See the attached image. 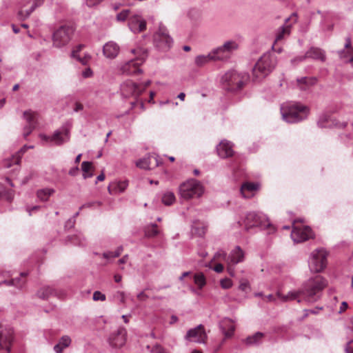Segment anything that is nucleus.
<instances>
[{"mask_svg":"<svg viewBox=\"0 0 353 353\" xmlns=\"http://www.w3.org/2000/svg\"><path fill=\"white\" fill-rule=\"evenodd\" d=\"M327 285V281L321 276L317 275L309 279L301 288L303 300L309 303L316 302Z\"/></svg>","mask_w":353,"mask_h":353,"instance_id":"1","label":"nucleus"},{"mask_svg":"<svg viewBox=\"0 0 353 353\" xmlns=\"http://www.w3.org/2000/svg\"><path fill=\"white\" fill-rule=\"evenodd\" d=\"M281 113L283 121L293 123L306 119L310 113V108L300 103H288L281 105Z\"/></svg>","mask_w":353,"mask_h":353,"instance_id":"2","label":"nucleus"},{"mask_svg":"<svg viewBox=\"0 0 353 353\" xmlns=\"http://www.w3.org/2000/svg\"><path fill=\"white\" fill-rule=\"evenodd\" d=\"M130 59L121 65V71L125 74L132 75L141 73L140 66L148 57V51L143 48L137 47L130 51Z\"/></svg>","mask_w":353,"mask_h":353,"instance_id":"3","label":"nucleus"},{"mask_svg":"<svg viewBox=\"0 0 353 353\" xmlns=\"http://www.w3.org/2000/svg\"><path fill=\"white\" fill-rule=\"evenodd\" d=\"M276 57L271 54H264L256 63L252 70L254 81H260L267 77L274 68Z\"/></svg>","mask_w":353,"mask_h":353,"instance_id":"4","label":"nucleus"},{"mask_svg":"<svg viewBox=\"0 0 353 353\" xmlns=\"http://www.w3.org/2000/svg\"><path fill=\"white\" fill-rule=\"evenodd\" d=\"M204 192L203 185L196 179H190L179 186V194L183 199L199 198Z\"/></svg>","mask_w":353,"mask_h":353,"instance_id":"5","label":"nucleus"},{"mask_svg":"<svg viewBox=\"0 0 353 353\" xmlns=\"http://www.w3.org/2000/svg\"><path fill=\"white\" fill-rule=\"evenodd\" d=\"M327 252L323 248L313 250L308 260L310 271L314 273L322 272L327 265Z\"/></svg>","mask_w":353,"mask_h":353,"instance_id":"6","label":"nucleus"},{"mask_svg":"<svg viewBox=\"0 0 353 353\" xmlns=\"http://www.w3.org/2000/svg\"><path fill=\"white\" fill-rule=\"evenodd\" d=\"M153 41L155 47L159 50L167 51L171 48L172 39L170 37L165 26L159 25L153 36Z\"/></svg>","mask_w":353,"mask_h":353,"instance_id":"7","label":"nucleus"},{"mask_svg":"<svg viewBox=\"0 0 353 353\" xmlns=\"http://www.w3.org/2000/svg\"><path fill=\"white\" fill-rule=\"evenodd\" d=\"M311 228L302 224V222H293L291 237L296 243H301L314 238Z\"/></svg>","mask_w":353,"mask_h":353,"instance_id":"8","label":"nucleus"},{"mask_svg":"<svg viewBox=\"0 0 353 353\" xmlns=\"http://www.w3.org/2000/svg\"><path fill=\"white\" fill-rule=\"evenodd\" d=\"M72 26H63L57 29L53 34V45L57 48H61L69 43L74 34Z\"/></svg>","mask_w":353,"mask_h":353,"instance_id":"9","label":"nucleus"},{"mask_svg":"<svg viewBox=\"0 0 353 353\" xmlns=\"http://www.w3.org/2000/svg\"><path fill=\"white\" fill-rule=\"evenodd\" d=\"M45 2L46 0H18L19 14L22 17L28 18L42 7Z\"/></svg>","mask_w":353,"mask_h":353,"instance_id":"10","label":"nucleus"},{"mask_svg":"<svg viewBox=\"0 0 353 353\" xmlns=\"http://www.w3.org/2000/svg\"><path fill=\"white\" fill-rule=\"evenodd\" d=\"M239 48L238 43L234 40H228L222 46L212 50L216 60H226L229 59L233 52Z\"/></svg>","mask_w":353,"mask_h":353,"instance_id":"11","label":"nucleus"},{"mask_svg":"<svg viewBox=\"0 0 353 353\" xmlns=\"http://www.w3.org/2000/svg\"><path fill=\"white\" fill-rule=\"evenodd\" d=\"M70 130L71 125L66 123L54 130L52 134V144L60 146L68 143L70 139Z\"/></svg>","mask_w":353,"mask_h":353,"instance_id":"12","label":"nucleus"},{"mask_svg":"<svg viewBox=\"0 0 353 353\" xmlns=\"http://www.w3.org/2000/svg\"><path fill=\"white\" fill-rule=\"evenodd\" d=\"M297 21V15L296 13H293L290 17L285 20V23L278 28L275 34V41L273 48L276 43L281 42L282 40L287 38L290 32L292 24L295 23Z\"/></svg>","mask_w":353,"mask_h":353,"instance_id":"13","label":"nucleus"},{"mask_svg":"<svg viewBox=\"0 0 353 353\" xmlns=\"http://www.w3.org/2000/svg\"><path fill=\"white\" fill-rule=\"evenodd\" d=\"M221 83L228 86L229 90L240 89L243 84V81L239 73L236 71H229L221 77Z\"/></svg>","mask_w":353,"mask_h":353,"instance_id":"14","label":"nucleus"},{"mask_svg":"<svg viewBox=\"0 0 353 353\" xmlns=\"http://www.w3.org/2000/svg\"><path fill=\"white\" fill-rule=\"evenodd\" d=\"M310 59L324 61L325 60V52L318 48H311L304 55L298 56L292 59L291 63L292 65H296L300 62L305 61Z\"/></svg>","mask_w":353,"mask_h":353,"instance_id":"15","label":"nucleus"},{"mask_svg":"<svg viewBox=\"0 0 353 353\" xmlns=\"http://www.w3.org/2000/svg\"><path fill=\"white\" fill-rule=\"evenodd\" d=\"M39 114L31 110H26L23 112V119L27 123L23 128V136L28 137L32 130L37 127L39 121Z\"/></svg>","mask_w":353,"mask_h":353,"instance_id":"16","label":"nucleus"},{"mask_svg":"<svg viewBox=\"0 0 353 353\" xmlns=\"http://www.w3.org/2000/svg\"><path fill=\"white\" fill-rule=\"evenodd\" d=\"M121 92L126 98L130 97H137L143 92V90L140 85L132 81H126L121 85Z\"/></svg>","mask_w":353,"mask_h":353,"instance_id":"17","label":"nucleus"},{"mask_svg":"<svg viewBox=\"0 0 353 353\" xmlns=\"http://www.w3.org/2000/svg\"><path fill=\"white\" fill-rule=\"evenodd\" d=\"M185 339L194 343H205L207 339V335L203 326L202 325H199L197 327L188 330L185 335Z\"/></svg>","mask_w":353,"mask_h":353,"instance_id":"18","label":"nucleus"},{"mask_svg":"<svg viewBox=\"0 0 353 353\" xmlns=\"http://www.w3.org/2000/svg\"><path fill=\"white\" fill-rule=\"evenodd\" d=\"M128 27L134 33H139L146 29V21L137 14L130 15Z\"/></svg>","mask_w":353,"mask_h":353,"instance_id":"19","label":"nucleus"},{"mask_svg":"<svg viewBox=\"0 0 353 353\" xmlns=\"http://www.w3.org/2000/svg\"><path fill=\"white\" fill-rule=\"evenodd\" d=\"M12 341V331L3 329L0 325V350H6L8 352H10Z\"/></svg>","mask_w":353,"mask_h":353,"instance_id":"20","label":"nucleus"},{"mask_svg":"<svg viewBox=\"0 0 353 353\" xmlns=\"http://www.w3.org/2000/svg\"><path fill=\"white\" fill-rule=\"evenodd\" d=\"M318 125L321 128H342L345 126L343 123H339L336 119L327 113L322 114L318 121Z\"/></svg>","mask_w":353,"mask_h":353,"instance_id":"21","label":"nucleus"},{"mask_svg":"<svg viewBox=\"0 0 353 353\" xmlns=\"http://www.w3.org/2000/svg\"><path fill=\"white\" fill-rule=\"evenodd\" d=\"M120 52V47L114 41L107 42L103 48V55L110 59H114Z\"/></svg>","mask_w":353,"mask_h":353,"instance_id":"22","label":"nucleus"},{"mask_svg":"<svg viewBox=\"0 0 353 353\" xmlns=\"http://www.w3.org/2000/svg\"><path fill=\"white\" fill-rule=\"evenodd\" d=\"M218 155L221 158H228L232 156L234 151L231 142L223 140L216 147Z\"/></svg>","mask_w":353,"mask_h":353,"instance_id":"23","label":"nucleus"},{"mask_svg":"<svg viewBox=\"0 0 353 353\" xmlns=\"http://www.w3.org/2000/svg\"><path fill=\"white\" fill-rule=\"evenodd\" d=\"M260 188L259 183L247 182L243 183L241 188V193L244 198H251L254 196V192Z\"/></svg>","mask_w":353,"mask_h":353,"instance_id":"24","label":"nucleus"},{"mask_svg":"<svg viewBox=\"0 0 353 353\" xmlns=\"http://www.w3.org/2000/svg\"><path fill=\"white\" fill-rule=\"evenodd\" d=\"M128 187V181H116L110 183L108 190L111 194H117L123 192Z\"/></svg>","mask_w":353,"mask_h":353,"instance_id":"25","label":"nucleus"},{"mask_svg":"<svg viewBox=\"0 0 353 353\" xmlns=\"http://www.w3.org/2000/svg\"><path fill=\"white\" fill-rule=\"evenodd\" d=\"M244 252L239 246H236L227 259L228 265H235L243 261Z\"/></svg>","mask_w":353,"mask_h":353,"instance_id":"26","label":"nucleus"},{"mask_svg":"<svg viewBox=\"0 0 353 353\" xmlns=\"http://www.w3.org/2000/svg\"><path fill=\"white\" fill-rule=\"evenodd\" d=\"M351 41L350 39H347L345 44V49L339 52L340 59L345 63H353V48L350 47Z\"/></svg>","mask_w":353,"mask_h":353,"instance_id":"27","label":"nucleus"},{"mask_svg":"<svg viewBox=\"0 0 353 353\" xmlns=\"http://www.w3.org/2000/svg\"><path fill=\"white\" fill-rule=\"evenodd\" d=\"M125 343V333L124 330H119L110 338V344L114 347H121Z\"/></svg>","mask_w":353,"mask_h":353,"instance_id":"28","label":"nucleus"},{"mask_svg":"<svg viewBox=\"0 0 353 353\" xmlns=\"http://www.w3.org/2000/svg\"><path fill=\"white\" fill-rule=\"evenodd\" d=\"M152 160L154 161V165L158 166L159 161H158L157 158L155 157H152V156L144 157L143 158L137 160L135 162V164H136L137 167H138L141 169L148 170V169L151 168Z\"/></svg>","mask_w":353,"mask_h":353,"instance_id":"29","label":"nucleus"},{"mask_svg":"<svg viewBox=\"0 0 353 353\" xmlns=\"http://www.w3.org/2000/svg\"><path fill=\"white\" fill-rule=\"evenodd\" d=\"M276 296L283 302L297 299V301L300 303L301 300L299 297H302L301 289L298 291L290 292L287 295H283L280 292H277Z\"/></svg>","mask_w":353,"mask_h":353,"instance_id":"30","label":"nucleus"},{"mask_svg":"<svg viewBox=\"0 0 353 353\" xmlns=\"http://www.w3.org/2000/svg\"><path fill=\"white\" fill-rule=\"evenodd\" d=\"M71 338L68 335H64L60 338L58 343L54 346V351L56 353H62L64 349L71 345Z\"/></svg>","mask_w":353,"mask_h":353,"instance_id":"31","label":"nucleus"},{"mask_svg":"<svg viewBox=\"0 0 353 353\" xmlns=\"http://www.w3.org/2000/svg\"><path fill=\"white\" fill-rule=\"evenodd\" d=\"M212 61L216 60L212 50L208 54H201L196 56L194 59V63L197 66L201 67Z\"/></svg>","mask_w":353,"mask_h":353,"instance_id":"32","label":"nucleus"},{"mask_svg":"<svg viewBox=\"0 0 353 353\" xmlns=\"http://www.w3.org/2000/svg\"><path fill=\"white\" fill-rule=\"evenodd\" d=\"M84 46L83 45H78L72 52L71 53V57L73 58V59H75L76 60H77L78 61H79L81 63H82L83 65H85L88 60L90 59V57L89 55H84L83 57H81L80 56V52L82 50V49L83 48Z\"/></svg>","mask_w":353,"mask_h":353,"instance_id":"33","label":"nucleus"},{"mask_svg":"<svg viewBox=\"0 0 353 353\" xmlns=\"http://www.w3.org/2000/svg\"><path fill=\"white\" fill-rule=\"evenodd\" d=\"M263 337L264 334L258 332L253 335L248 336L244 342L247 345H256L262 343Z\"/></svg>","mask_w":353,"mask_h":353,"instance_id":"34","label":"nucleus"},{"mask_svg":"<svg viewBox=\"0 0 353 353\" xmlns=\"http://www.w3.org/2000/svg\"><path fill=\"white\" fill-rule=\"evenodd\" d=\"M54 192V189L50 188L40 189L37 192V196L41 201H47Z\"/></svg>","mask_w":353,"mask_h":353,"instance_id":"35","label":"nucleus"},{"mask_svg":"<svg viewBox=\"0 0 353 353\" xmlns=\"http://www.w3.org/2000/svg\"><path fill=\"white\" fill-rule=\"evenodd\" d=\"M247 221H268L269 218L262 212H250L246 216Z\"/></svg>","mask_w":353,"mask_h":353,"instance_id":"36","label":"nucleus"},{"mask_svg":"<svg viewBox=\"0 0 353 353\" xmlns=\"http://www.w3.org/2000/svg\"><path fill=\"white\" fill-rule=\"evenodd\" d=\"M81 170L83 171V177L86 179L93 176V166L91 162L83 161L81 163Z\"/></svg>","mask_w":353,"mask_h":353,"instance_id":"37","label":"nucleus"},{"mask_svg":"<svg viewBox=\"0 0 353 353\" xmlns=\"http://www.w3.org/2000/svg\"><path fill=\"white\" fill-rule=\"evenodd\" d=\"M176 201L174 194L170 191H166L163 193L161 196V201L165 205H171Z\"/></svg>","mask_w":353,"mask_h":353,"instance_id":"38","label":"nucleus"},{"mask_svg":"<svg viewBox=\"0 0 353 353\" xmlns=\"http://www.w3.org/2000/svg\"><path fill=\"white\" fill-rule=\"evenodd\" d=\"M315 80L308 77H303L297 79V83L299 88L302 90H305L313 85Z\"/></svg>","mask_w":353,"mask_h":353,"instance_id":"39","label":"nucleus"},{"mask_svg":"<svg viewBox=\"0 0 353 353\" xmlns=\"http://www.w3.org/2000/svg\"><path fill=\"white\" fill-rule=\"evenodd\" d=\"M196 224L192 227V233L193 234L202 236L205 234V228L203 225H200V222H194Z\"/></svg>","mask_w":353,"mask_h":353,"instance_id":"40","label":"nucleus"},{"mask_svg":"<svg viewBox=\"0 0 353 353\" xmlns=\"http://www.w3.org/2000/svg\"><path fill=\"white\" fill-rule=\"evenodd\" d=\"M194 281L199 288H202L205 285V278L203 273H196L194 276Z\"/></svg>","mask_w":353,"mask_h":353,"instance_id":"41","label":"nucleus"},{"mask_svg":"<svg viewBox=\"0 0 353 353\" xmlns=\"http://www.w3.org/2000/svg\"><path fill=\"white\" fill-rule=\"evenodd\" d=\"M130 17V11L128 9H125L120 12L117 14L116 19L117 21L123 22L126 19L129 20Z\"/></svg>","mask_w":353,"mask_h":353,"instance_id":"42","label":"nucleus"},{"mask_svg":"<svg viewBox=\"0 0 353 353\" xmlns=\"http://www.w3.org/2000/svg\"><path fill=\"white\" fill-rule=\"evenodd\" d=\"M145 236L148 237H152L157 234L158 230L157 228V225L152 224L151 227L147 228L145 231Z\"/></svg>","mask_w":353,"mask_h":353,"instance_id":"43","label":"nucleus"},{"mask_svg":"<svg viewBox=\"0 0 353 353\" xmlns=\"http://www.w3.org/2000/svg\"><path fill=\"white\" fill-rule=\"evenodd\" d=\"M114 297L115 299L118 300L121 304H122V305L125 304L126 299H125V294L124 292L117 291L114 294Z\"/></svg>","mask_w":353,"mask_h":353,"instance_id":"44","label":"nucleus"},{"mask_svg":"<svg viewBox=\"0 0 353 353\" xmlns=\"http://www.w3.org/2000/svg\"><path fill=\"white\" fill-rule=\"evenodd\" d=\"M39 138L41 139V143L43 145L49 144V143L52 144V135L48 136V135H46V134L40 133L39 134Z\"/></svg>","mask_w":353,"mask_h":353,"instance_id":"45","label":"nucleus"},{"mask_svg":"<svg viewBox=\"0 0 353 353\" xmlns=\"http://www.w3.org/2000/svg\"><path fill=\"white\" fill-rule=\"evenodd\" d=\"M3 283H5L8 285H15L17 288H21L23 285V284L24 283V282H22L21 283L20 280L19 279H14L8 281H3Z\"/></svg>","mask_w":353,"mask_h":353,"instance_id":"46","label":"nucleus"},{"mask_svg":"<svg viewBox=\"0 0 353 353\" xmlns=\"http://www.w3.org/2000/svg\"><path fill=\"white\" fill-rule=\"evenodd\" d=\"M232 282L230 279H224L221 281V286L223 289H229L232 287Z\"/></svg>","mask_w":353,"mask_h":353,"instance_id":"47","label":"nucleus"},{"mask_svg":"<svg viewBox=\"0 0 353 353\" xmlns=\"http://www.w3.org/2000/svg\"><path fill=\"white\" fill-rule=\"evenodd\" d=\"M93 299L94 301H105V295L103 293H101L99 291H96L93 294Z\"/></svg>","mask_w":353,"mask_h":353,"instance_id":"48","label":"nucleus"},{"mask_svg":"<svg viewBox=\"0 0 353 353\" xmlns=\"http://www.w3.org/2000/svg\"><path fill=\"white\" fill-rule=\"evenodd\" d=\"M219 258H221V259L227 261L228 257H227L226 252H225L224 251H222V250L217 252L214 254L213 259L216 260Z\"/></svg>","mask_w":353,"mask_h":353,"instance_id":"49","label":"nucleus"},{"mask_svg":"<svg viewBox=\"0 0 353 353\" xmlns=\"http://www.w3.org/2000/svg\"><path fill=\"white\" fill-rule=\"evenodd\" d=\"M101 205H102V203L101 201H96L88 202L85 204V206L88 207V208H97V207L101 206Z\"/></svg>","mask_w":353,"mask_h":353,"instance_id":"50","label":"nucleus"},{"mask_svg":"<svg viewBox=\"0 0 353 353\" xmlns=\"http://www.w3.org/2000/svg\"><path fill=\"white\" fill-rule=\"evenodd\" d=\"M152 352L153 353H168L161 346L155 345L153 347Z\"/></svg>","mask_w":353,"mask_h":353,"instance_id":"51","label":"nucleus"},{"mask_svg":"<svg viewBox=\"0 0 353 353\" xmlns=\"http://www.w3.org/2000/svg\"><path fill=\"white\" fill-rule=\"evenodd\" d=\"M92 74H93V72H92V70L90 68H85L82 72V76L84 78H89V77H92Z\"/></svg>","mask_w":353,"mask_h":353,"instance_id":"52","label":"nucleus"},{"mask_svg":"<svg viewBox=\"0 0 353 353\" xmlns=\"http://www.w3.org/2000/svg\"><path fill=\"white\" fill-rule=\"evenodd\" d=\"M138 300L140 301H145L148 299V296L145 293L144 291H141L137 296Z\"/></svg>","mask_w":353,"mask_h":353,"instance_id":"53","label":"nucleus"},{"mask_svg":"<svg viewBox=\"0 0 353 353\" xmlns=\"http://www.w3.org/2000/svg\"><path fill=\"white\" fill-rule=\"evenodd\" d=\"M103 0H85L86 4L89 7H92L99 4Z\"/></svg>","mask_w":353,"mask_h":353,"instance_id":"54","label":"nucleus"},{"mask_svg":"<svg viewBox=\"0 0 353 353\" xmlns=\"http://www.w3.org/2000/svg\"><path fill=\"white\" fill-rule=\"evenodd\" d=\"M345 352L347 353H353V339L347 343L345 347Z\"/></svg>","mask_w":353,"mask_h":353,"instance_id":"55","label":"nucleus"},{"mask_svg":"<svg viewBox=\"0 0 353 353\" xmlns=\"http://www.w3.org/2000/svg\"><path fill=\"white\" fill-rule=\"evenodd\" d=\"M40 209V207L39 205L33 206L32 208H26V211L29 213L30 215H31L34 212L38 211Z\"/></svg>","mask_w":353,"mask_h":353,"instance_id":"56","label":"nucleus"},{"mask_svg":"<svg viewBox=\"0 0 353 353\" xmlns=\"http://www.w3.org/2000/svg\"><path fill=\"white\" fill-rule=\"evenodd\" d=\"M234 331V327L231 326L228 331L224 330L223 334H225V336L226 337H230L233 334Z\"/></svg>","mask_w":353,"mask_h":353,"instance_id":"57","label":"nucleus"},{"mask_svg":"<svg viewBox=\"0 0 353 353\" xmlns=\"http://www.w3.org/2000/svg\"><path fill=\"white\" fill-rule=\"evenodd\" d=\"M214 270L218 273L222 272L223 270V265L221 263H218L214 266Z\"/></svg>","mask_w":353,"mask_h":353,"instance_id":"58","label":"nucleus"},{"mask_svg":"<svg viewBox=\"0 0 353 353\" xmlns=\"http://www.w3.org/2000/svg\"><path fill=\"white\" fill-rule=\"evenodd\" d=\"M249 288V283L246 281L242 282L239 285V289L242 291H246V290Z\"/></svg>","mask_w":353,"mask_h":353,"instance_id":"59","label":"nucleus"},{"mask_svg":"<svg viewBox=\"0 0 353 353\" xmlns=\"http://www.w3.org/2000/svg\"><path fill=\"white\" fill-rule=\"evenodd\" d=\"M79 172V168L77 166L74 167V168H72L70 170H69V174L71 175V176H76L77 174Z\"/></svg>","mask_w":353,"mask_h":353,"instance_id":"60","label":"nucleus"},{"mask_svg":"<svg viewBox=\"0 0 353 353\" xmlns=\"http://www.w3.org/2000/svg\"><path fill=\"white\" fill-rule=\"evenodd\" d=\"M123 249L122 246L117 248L115 252H114V255H112V257H118L119 256H120V254L123 252Z\"/></svg>","mask_w":353,"mask_h":353,"instance_id":"61","label":"nucleus"},{"mask_svg":"<svg viewBox=\"0 0 353 353\" xmlns=\"http://www.w3.org/2000/svg\"><path fill=\"white\" fill-rule=\"evenodd\" d=\"M128 259H129V256L128 254H125L121 259H120L118 262L121 265L124 264L128 262Z\"/></svg>","mask_w":353,"mask_h":353,"instance_id":"62","label":"nucleus"},{"mask_svg":"<svg viewBox=\"0 0 353 353\" xmlns=\"http://www.w3.org/2000/svg\"><path fill=\"white\" fill-rule=\"evenodd\" d=\"M83 108V106L81 103H75L74 104V112H79L80 110H82Z\"/></svg>","mask_w":353,"mask_h":353,"instance_id":"63","label":"nucleus"},{"mask_svg":"<svg viewBox=\"0 0 353 353\" xmlns=\"http://www.w3.org/2000/svg\"><path fill=\"white\" fill-rule=\"evenodd\" d=\"M112 255H114V252H104L103 254V257L105 259L113 258Z\"/></svg>","mask_w":353,"mask_h":353,"instance_id":"64","label":"nucleus"}]
</instances>
